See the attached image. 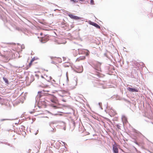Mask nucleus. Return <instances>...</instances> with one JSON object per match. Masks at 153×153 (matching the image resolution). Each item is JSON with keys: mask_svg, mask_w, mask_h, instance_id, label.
I'll return each instance as SVG.
<instances>
[{"mask_svg": "<svg viewBox=\"0 0 153 153\" xmlns=\"http://www.w3.org/2000/svg\"><path fill=\"white\" fill-rule=\"evenodd\" d=\"M1 99V98L0 97V99Z\"/></svg>", "mask_w": 153, "mask_h": 153, "instance_id": "obj_27", "label": "nucleus"}, {"mask_svg": "<svg viewBox=\"0 0 153 153\" xmlns=\"http://www.w3.org/2000/svg\"><path fill=\"white\" fill-rule=\"evenodd\" d=\"M113 150L114 153H118V149L117 147V144L116 143L113 145Z\"/></svg>", "mask_w": 153, "mask_h": 153, "instance_id": "obj_5", "label": "nucleus"}, {"mask_svg": "<svg viewBox=\"0 0 153 153\" xmlns=\"http://www.w3.org/2000/svg\"><path fill=\"white\" fill-rule=\"evenodd\" d=\"M52 79L51 77L49 74H45L41 76V78L39 79V82L43 84V83L45 81L50 82Z\"/></svg>", "mask_w": 153, "mask_h": 153, "instance_id": "obj_1", "label": "nucleus"}, {"mask_svg": "<svg viewBox=\"0 0 153 153\" xmlns=\"http://www.w3.org/2000/svg\"><path fill=\"white\" fill-rule=\"evenodd\" d=\"M3 79L6 83H8V80L6 78L4 77H3Z\"/></svg>", "mask_w": 153, "mask_h": 153, "instance_id": "obj_11", "label": "nucleus"}, {"mask_svg": "<svg viewBox=\"0 0 153 153\" xmlns=\"http://www.w3.org/2000/svg\"><path fill=\"white\" fill-rule=\"evenodd\" d=\"M45 100L49 102L56 103L58 102L57 98L53 95H50L46 98Z\"/></svg>", "mask_w": 153, "mask_h": 153, "instance_id": "obj_2", "label": "nucleus"}, {"mask_svg": "<svg viewBox=\"0 0 153 153\" xmlns=\"http://www.w3.org/2000/svg\"><path fill=\"white\" fill-rule=\"evenodd\" d=\"M89 24L91 25L94 26L97 28L100 29V27L96 23L92 22H89Z\"/></svg>", "mask_w": 153, "mask_h": 153, "instance_id": "obj_7", "label": "nucleus"}, {"mask_svg": "<svg viewBox=\"0 0 153 153\" xmlns=\"http://www.w3.org/2000/svg\"><path fill=\"white\" fill-rule=\"evenodd\" d=\"M53 104H51V106H53V107H56V106H53Z\"/></svg>", "mask_w": 153, "mask_h": 153, "instance_id": "obj_20", "label": "nucleus"}, {"mask_svg": "<svg viewBox=\"0 0 153 153\" xmlns=\"http://www.w3.org/2000/svg\"><path fill=\"white\" fill-rule=\"evenodd\" d=\"M56 63H60L62 62L61 59L59 57H52L51 58Z\"/></svg>", "mask_w": 153, "mask_h": 153, "instance_id": "obj_6", "label": "nucleus"}, {"mask_svg": "<svg viewBox=\"0 0 153 153\" xmlns=\"http://www.w3.org/2000/svg\"><path fill=\"white\" fill-rule=\"evenodd\" d=\"M117 127L118 128H119L120 127V126L119 125H117Z\"/></svg>", "mask_w": 153, "mask_h": 153, "instance_id": "obj_16", "label": "nucleus"}, {"mask_svg": "<svg viewBox=\"0 0 153 153\" xmlns=\"http://www.w3.org/2000/svg\"><path fill=\"white\" fill-rule=\"evenodd\" d=\"M63 94H68V92H67V91H65V92H63Z\"/></svg>", "mask_w": 153, "mask_h": 153, "instance_id": "obj_15", "label": "nucleus"}, {"mask_svg": "<svg viewBox=\"0 0 153 153\" xmlns=\"http://www.w3.org/2000/svg\"><path fill=\"white\" fill-rule=\"evenodd\" d=\"M36 76H37V77H38L39 76V75L37 74L36 75Z\"/></svg>", "mask_w": 153, "mask_h": 153, "instance_id": "obj_21", "label": "nucleus"}, {"mask_svg": "<svg viewBox=\"0 0 153 153\" xmlns=\"http://www.w3.org/2000/svg\"><path fill=\"white\" fill-rule=\"evenodd\" d=\"M71 1H74V2H76V0H71Z\"/></svg>", "mask_w": 153, "mask_h": 153, "instance_id": "obj_19", "label": "nucleus"}, {"mask_svg": "<svg viewBox=\"0 0 153 153\" xmlns=\"http://www.w3.org/2000/svg\"><path fill=\"white\" fill-rule=\"evenodd\" d=\"M49 40V36H45L44 37L41 38L40 42L42 43L46 42Z\"/></svg>", "mask_w": 153, "mask_h": 153, "instance_id": "obj_4", "label": "nucleus"}, {"mask_svg": "<svg viewBox=\"0 0 153 153\" xmlns=\"http://www.w3.org/2000/svg\"><path fill=\"white\" fill-rule=\"evenodd\" d=\"M7 120L6 119H2L1 120V121H4V120Z\"/></svg>", "mask_w": 153, "mask_h": 153, "instance_id": "obj_14", "label": "nucleus"}, {"mask_svg": "<svg viewBox=\"0 0 153 153\" xmlns=\"http://www.w3.org/2000/svg\"><path fill=\"white\" fill-rule=\"evenodd\" d=\"M4 57L7 58L9 60L11 59L12 57V54L10 51H7L5 52Z\"/></svg>", "mask_w": 153, "mask_h": 153, "instance_id": "obj_3", "label": "nucleus"}, {"mask_svg": "<svg viewBox=\"0 0 153 153\" xmlns=\"http://www.w3.org/2000/svg\"><path fill=\"white\" fill-rule=\"evenodd\" d=\"M44 70L45 71H48V70Z\"/></svg>", "mask_w": 153, "mask_h": 153, "instance_id": "obj_24", "label": "nucleus"}, {"mask_svg": "<svg viewBox=\"0 0 153 153\" xmlns=\"http://www.w3.org/2000/svg\"><path fill=\"white\" fill-rule=\"evenodd\" d=\"M63 101L65 102H66L65 100H63Z\"/></svg>", "mask_w": 153, "mask_h": 153, "instance_id": "obj_25", "label": "nucleus"}, {"mask_svg": "<svg viewBox=\"0 0 153 153\" xmlns=\"http://www.w3.org/2000/svg\"><path fill=\"white\" fill-rule=\"evenodd\" d=\"M90 4L92 5H94V2L93 0H91L90 1Z\"/></svg>", "mask_w": 153, "mask_h": 153, "instance_id": "obj_12", "label": "nucleus"}, {"mask_svg": "<svg viewBox=\"0 0 153 153\" xmlns=\"http://www.w3.org/2000/svg\"><path fill=\"white\" fill-rule=\"evenodd\" d=\"M51 153H53L52 152H51Z\"/></svg>", "mask_w": 153, "mask_h": 153, "instance_id": "obj_26", "label": "nucleus"}, {"mask_svg": "<svg viewBox=\"0 0 153 153\" xmlns=\"http://www.w3.org/2000/svg\"><path fill=\"white\" fill-rule=\"evenodd\" d=\"M34 60V59L33 58L32 59L31 61H30V63H29L28 66V68H30L31 67V66L32 65V63L33 62Z\"/></svg>", "mask_w": 153, "mask_h": 153, "instance_id": "obj_10", "label": "nucleus"}, {"mask_svg": "<svg viewBox=\"0 0 153 153\" xmlns=\"http://www.w3.org/2000/svg\"><path fill=\"white\" fill-rule=\"evenodd\" d=\"M68 16L71 19H74L75 20H78L79 19H80V18L79 17L74 15L72 14H69Z\"/></svg>", "mask_w": 153, "mask_h": 153, "instance_id": "obj_8", "label": "nucleus"}, {"mask_svg": "<svg viewBox=\"0 0 153 153\" xmlns=\"http://www.w3.org/2000/svg\"><path fill=\"white\" fill-rule=\"evenodd\" d=\"M64 67H68V66L67 65H66L65 64H64Z\"/></svg>", "mask_w": 153, "mask_h": 153, "instance_id": "obj_18", "label": "nucleus"}, {"mask_svg": "<svg viewBox=\"0 0 153 153\" xmlns=\"http://www.w3.org/2000/svg\"><path fill=\"white\" fill-rule=\"evenodd\" d=\"M42 34H43L42 33H40V35H41V36L42 35Z\"/></svg>", "mask_w": 153, "mask_h": 153, "instance_id": "obj_22", "label": "nucleus"}, {"mask_svg": "<svg viewBox=\"0 0 153 153\" xmlns=\"http://www.w3.org/2000/svg\"><path fill=\"white\" fill-rule=\"evenodd\" d=\"M82 68H81V71H79V72H81L82 71Z\"/></svg>", "mask_w": 153, "mask_h": 153, "instance_id": "obj_17", "label": "nucleus"}, {"mask_svg": "<svg viewBox=\"0 0 153 153\" xmlns=\"http://www.w3.org/2000/svg\"><path fill=\"white\" fill-rule=\"evenodd\" d=\"M66 76H67V77H68V73H67V72L66 73Z\"/></svg>", "mask_w": 153, "mask_h": 153, "instance_id": "obj_23", "label": "nucleus"}, {"mask_svg": "<svg viewBox=\"0 0 153 153\" xmlns=\"http://www.w3.org/2000/svg\"><path fill=\"white\" fill-rule=\"evenodd\" d=\"M127 89L128 91H130L132 92H138V90L137 89H136V88H131L130 87H128L127 88Z\"/></svg>", "mask_w": 153, "mask_h": 153, "instance_id": "obj_9", "label": "nucleus"}, {"mask_svg": "<svg viewBox=\"0 0 153 153\" xmlns=\"http://www.w3.org/2000/svg\"><path fill=\"white\" fill-rule=\"evenodd\" d=\"M85 58V57H82V58H79V59H84Z\"/></svg>", "mask_w": 153, "mask_h": 153, "instance_id": "obj_13", "label": "nucleus"}]
</instances>
